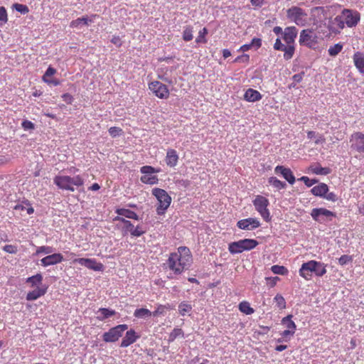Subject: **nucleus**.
Instances as JSON below:
<instances>
[{"instance_id":"nucleus-1","label":"nucleus","mask_w":364,"mask_h":364,"mask_svg":"<svg viewBox=\"0 0 364 364\" xmlns=\"http://www.w3.org/2000/svg\"><path fill=\"white\" fill-rule=\"evenodd\" d=\"M193 262V257L190 250L184 246L179 247L177 252L171 253L163 267L166 272H168L166 277L173 279L183 272L188 269Z\"/></svg>"},{"instance_id":"nucleus-2","label":"nucleus","mask_w":364,"mask_h":364,"mask_svg":"<svg viewBox=\"0 0 364 364\" xmlns=\"http://www.w3.org/2000/svg\"><path fill=\"white\" fill-rule=\"evenodd\" d=\"M43 275L38 273L26 279V282L30 284L31 287H35L32 291L27 293L26 299L27 301H34L44 296L48 287L43 284Z\"/></svg>"},{"instance_id":"nucleus-3","label":"nucleus","mask_w":364,"mask_h":364,"mask_svg":"<svg viewBox=\"0 0 364 364\" xmlns=\"http://www.w3.org/2000/svg\"><path fill=\"white\" fill-rule=\"evenodd\" d=\"M312 273L315 274L317 277H322L326 273V265L315 260H310L302 264L299 269L301 277L306 280H309L311 278Z\"/></svg>"},{"instance_id":"nucleus-4","label":"nucleus","mask_w":364,"mask_h":364,"mask_svg":"<svg viewBox=\"0 0 364 364\" xmlns=\"http://www.w3.org/2000/svg\"><path fill=\"white\" fill-rule=\"evenodd\" d=\"M54 183L62 190H66L73 192L74 186L80 187L84 184V179L80 175L74 177L65 175H58L53 178Z\"/></svg>"},{"instance_id":"nucleus-5","label":"nucleus","mask_w":364,"mask_h":364,"mask_svg":"<svg viewBox=\"0 0 364 364\" xmlns=\"http://www.w3.org/2000/svg\"><path fill=\"white\" fill-rule=\"evenodd\" d=\"M287 17L299 26H305L308 22L307 13L296 6H293L287 10Z\"/></svg>"},{"instance_id":"nucleus-6","label":"nucleus","mask_w":364,"mask_h":364,"mask_svg":"<svg viewBox=\"0 0 364 364\" xmlns=\"http://www.w3.org/2000/svg\"><path fill=\"white\" fill-rule=\"evenodd\" d=\"M258 245V242L254 239H243L237 242H230L228 245V250L232 254L242 253L244 251H250Z\"/></svg>"},{"instance_id":"nucleus-7","label":"nucleus","mask_w":364,"mask_h":364,"mask_svg":"<svg viewBox=\"0 0 364 364\" xmlns=\"http://www.w3.org/2000/svg\"><path fill=\"white\" fill-rule=\"evenodd\" d=\"M299 44L309 48H314L318 43V36L312 28L304 29L300 32Z\"/></svg>"},{"instance_id":"nucleus-8","label":"nucleus","mask_w":364,"mask_h":364,"mask_svg":"<svg viewBox=\"0 0 364 364\" xmlns=\"http://www.w3.org/2000/svg\"><path fill=\"white\" fill-rule=\"evenodd\" d=\"M114 220L120 222L123 224L122 226V231L124 235H126L129 232L133 237H139L144 233V230H142L141 227L139 225L134 227L129 220H126L123 217L116 216L114 218Z\"/></svg>"},{"instance_id":"nucleus-9","label":"nucleus","mask_w":364,"mask_h":364,"mask_svg":"<svg viewBox=\"0 0 364 364\" xmlns=\"http://www.w3.org/2000/svg\"><path fill=\"white\" fill-rule=\"evenodd\" d=\"M311 216L315 221L323 224L331 221L336 215L334 212L324 208H316L312 209Z\"/></svg>"},{"instance_id":"nucleus-10","label":"nucleus","mask_w":364,"mask_h":364,"mask_svg":"<svg viewBox=\"0 0 364 364\" xmlns=\"http://www.w3.org/2000/svg\"><path fill=\"white\" fill-rule=\"evenodd\" d=\"M252 203L262 218L266 221L269 220L270 213L267 209L269 204L268 199L262 196H257Z\"/></svg>"},{"instance_id":"nucleus-11","label":"nucleus","mask_w":364,"mask_h":364,"mask_svg":"<svg viewBox=\"0 0 364 364\" xmlns=\"http://www.w3.org/2000/svg\"><path fill=\"white\" fill-rule=\"evenodd\" d=\"M127 328V326L126 324H121L113 327L103 334V340L105 342L117 341Z\"/></svg>"},{"instance_id":"nucleus-12","label":"nucleus","mask_w":364,"mask_h":364,"mask_svg":"<svg viewBox=\"0 0 364 364\" xmlns=\"http://www.w3.org/2000/svg\"><path fill=\"white\" fill-rule=\"evenodd\" d=\"M341 16L345 21L346 25L349 28L355 26L360 19L359 12L350 9H343L341 12Z\"/></svg>"},{"instance_id":"nucleus-13","label":"nucleus","mask_w":364,"mask_h":364,"mask_svg":"<svg viewBox=\"0 0 364 364\" xmlns=\"http://www.w3.org/2000/svg\"><path fill=\"white\" fill-rule=\"evenodd\" d=\"M141 172L144 174L141 177V181L144 183L153 185L157 183V178L154 173L156 172L155 169L150 166H144L141 168Z\"/></svg>"},{"instance_id":"nucleus-14","label":"nucleus","mask_w":364,"mask_h":364,"mask_svg":"<svg viewBox=\"0 0 364 364\" xmlns=\"http://www.w3.org/2000/svg\"><path fill=\"white\" fill-rule=\"evenodd\" d=\"M73 262L77 263L82 266L95 271H102L104 269L103 264L100 262H97V261L94 259L78 258L74 259Z\"/></svg>"},{"instance_id":"nucleus-15","label":"nucleus","mask_w":364,"mask_h":364,"mask_svg":"<svg viewBox=\"0 0 364 364\" xmlns=\"http://www.w3.org/2000/svg\"><path fill=\"white\" fill-rule=\"evenodd\" d=\"M351 148L358 152H364V134L355 132L352 134L350 140Z\"/></svg>"},{"instance_id":"nucleus-16","label":"nucleus","mask_w":364,"mask_h":364,"mask_svg":"<svg viewBox=\"0 0 364 364\" xmlns=\"http://www.w3.org/2000/svg\"><path fill=\"white\" fill-rule=\"evenodd\" d=\"M237 226L241 230H252L260 226V223L257 218H248L237 222Z\"/></svg>"},{"instance_id":"nucleus-17","label":"nucleus","mask_w":364,"mask_h":364,"mask_svg":"<svg viewBox=\"0 0 364 364\" xmlns=\"http://www.w3.org/2000/svg\"><path fill=\"white\" fill-rule=\"evenodd\" d=\"M63 260V257L60 253H54L41 259V263L43 266L48 267L60 263Z\"/></svg>"},{"instance_id":"nucleus-18","label":"nucleus","mask_w":364,"mask_h":364,"mask_svg":"<svg viewBox=\"0 0 364 364\" xmlns=\"http://www.w3.org/2000/svg\"><path fill=\"white\" fill-rule=\"evenodd\" d=\"M297 33L298 29L295 26L287 27L283 33V39L287 44H294Z\"/></svg>"},{"instance_id":"nucleus-19","label":"nucleus","mask_w":364,"mask_h":364,"mask_svg":"<svg viewBox=\"0 0 364 364\" xmlns=\"http://www.w3.org/2000/svg\"><path fill=\"white\" fill-rule=\"evenodd\" d=\"M276 173H280L285 180L290 184H294L295 182V177L290 168H286L283 166H277L274 168Z\"/></svg>"},{"instance_id":"nucleus-20","label":"nucleus","mask_w":364,"mask_h":364,"mask_svg":"<svg viewBox=\"0 0 364 364\" xmlns=\"http://www.w3.org/2000/svg\"><path fill=\"white\" fill-rule=\"evenodd\" d=\"M353 60L359 73L364 75V53L358 51L355 53L353 56Z\"/></svg>"},{"instance_id":"nucleus-21","label":"nucleus","mask_w":364,"mask_h":364,"mask_svg":"<svg viewBox=\"0 0 364 364\" xmlns=\"http://www.w3.org/2000/svg\"><path fill=\"white\" fill-rule=\"evenodd\" d=\"M262 95L256 90L249 88L247 89L244 95V100L250 102H255L260 100Z\"/></svg>"},{"instance_id":"nucleus-22","label":"nucleus","mask_w":364,"mask_h":364,"mask_svg":"<svg viewBox=\"0 0 364 364\" xmlns=\"http://www.w3.org/2000/svg\"><path fill=\"white\" fill-rule=\"evenodd\" d=\"M309 171L316 175L326 176L331 172L328 167H321L319 164H313L309 167Z\"/></svg>"},{"instance_id":"nucleus-23","label":"nucleus","mask_w":364,"mask_h":364,"mask_svg":"<svg viewBox=\"0 0 364 364\" xmlns=\"http://www.w3.org/2000/svg\"><path fill=\"white\" fill-rule=\"evenodd\" d=\"M138 336H136V333L134 330H130L127 331L125 336L123 338L122 342H121V347L125 348L131 344L134 343Z\"/></svg>"},{"instance_id":"nucleus-24","label":"nucleus","mask_w":364,"mask_h":364,"mask_svg":"<svg viewBox=\"0 0 364 364\" xmlns=\"http://www.w3.org/2000/svg\"><path fill=\"white\" fill-rule=\"evenodd\" d=\"M178 160V156L176 151L174 149H168L165 158V162L167 166L170 167H174L177 164Z\"/></svg>"},{"instance_id":"nucleus-25","label":"nucleus","mask_w":364,"mask_h":364,"mask_svg":"<svg viewBox=\"0 0 364 364\" xmlns=\"http://www.w3.org/2000/svg\"><path fill=\"white\" fill-rule=\"evenodd\" d=\"M311 192L313 195L323 198L326 193L328 192V186L324 183H320L318 186L312 188Z\"/></svg>"},{"instance_id":"nucleus-26","label":"nucleus","mask_w":364,"mask_h":364,"mask_svg":"<svg viewBox=\"0 0 364 364\" xmlns=\"http://www.w3.org/2000/svg\"><path fill=\"white\" fill-rule=\"evenodd\" d=\"M96 16L97 15L94 14L91 16V18H89L87 16L77 18V19L73 20L70 22V27L79 28L81 24L87 26L89 22H92V18H95Z\"/></svg>"},{"instance_id":"nucleus-27","label":"nucleus","mask_w":364,"mask_h":364,"mask_svg":"<svg viewBox=\"0 0 364 364\" xmlns=\"http://www.w3.org/2000/svg\"><path fill=\"white\" fill-rule=\"evenodd\" d=\"M116 213L118 214L117 216H123V217H125L127 218H130V219H134V220H139V216L138 215L129 210V209H126V208H117L116 210Z\"/></svg>"},{"instance_id":"nucleus-28","label":"nucleus","mask_w":364,"mask_h":364,"mask_svg":"<svg viewBox=\"0 0 364 364\" xmlns=\"http://www.w3.org/2000/svg\"><path fill=\"white\" fill-rule=\"evenodd\" d=\"M171 203V197L163 189H161V210H166Z\"/></svg>"},{"instance_id":"nucleus-29","label":"nucleus","mask_w":364,"mask_h":364,"mask_svg":"<svg viewBox=\"0 0 364 364\" xmlns=\"http://www.w3.org/2000/svg\"><path fill=\"white\" fill-rule=\"evenodd\" d=\"M97 313H100V315L97 316L99 321H103L110 316L115 315L116 312L114 310L109 309L107 308H100Z\"/></svg>"},{"instance_id":"nucleus-30","label":"nucleus","mask_w":364,"mask_h":364,"mask_svg":"<svg viewBox=\"0 0 364 364\" xmlns=\"http://www.w3.org/2000/svg\"><path fill=\"white\" fill-rule=\"evenodd\" d=\"M268 183L277 190L284 189L287 187V183L285 182L282 181L274 176L269 178Z\"/></svg>"},{"instance_id":"nucleus-31","label":"nucleus","mask_w":364,"mask_h":364,"mask_svg":"<svg viewBox=\"0 0 364 364\" xmlns=\"http://www.w3.org/2000/svg\"><path fill=\"white\" fill-rule=\"evenodd\" d=\"M292 315H288L282 320V324L284 325L288 330L295 332L296 326L291 320Z\"/></svg>"},{"instance_id":"nucleus-32","label":"nucleus","mask_w":364,"mask_h":364,"mask_svg":"<svg viewBox=\"0 0 364 364\" xmlns=\"http://www.w3.org/2000/svg\"><path fill=\"white\" fill-rule=\"evenodd\" d=\"M332 23L333 25H336L337 27H338V29L336 30L334 28H331V30L333 31V32H339L340 30L343 29L344 27H345V25H346V23H345V21L344 19L342 18V16L341 14V15H338L336 17L334 18V19L332 21Z\"/></svg>"},{"instance_id":"nucleus-33","label":"nucleus","mask_w":364,"mask_h":364,"mask_svg":"<svg viewBox=\"0 0 364 364\" xmlns=\"http://www.w3.org/2000/svg\"><path fill=\"white\" fill-rule=\"evenodd\" d=\"M294 50L295 48L294 44H287V46H284V49L282 50V51L284 52V58L285 60L291 59L294 55Z\"/></svg>"},{"instance_id":"nucleus-34","label":"nucleus","mask_w":364,"mask_h":364,"mask_svg":"<svg viewBox=\"0 0 364 364\" xmlns=\"http://www.w3.org/2000/svg\"><path fill=\"white\" fill-rule=\"evenodd\" d=\"M134 315L136 318H146L151 316V311L147 309H137L135 310Z\"/></svg>"},{"instance_id":"nucleus-35","label":"nucleus","mask_w":364,"mask_h":364,"mask_svg":"<svg viewBox=\"0 0 364 364\" xmlns=\"http://www.w3.org/2000/svg\"><path fill=\"white\" fill-rule=\"evenodd\" d=\"M192 310V306L187 302H182L178 306V311L181 316H185Z\"/></svg>"},{"instance_id":"nucleus-36","label":"nucleus","mask_w":364,"mask_h":364,"mask_svg":"<svg viewBox=\"0 0 364 364\" xmlns=\"http://www.w3.org/2000/svg\"><path fill=\"white\" fill-rule=\"evenodd\" d=\"M240 310L247 314L250 315L254 313V309L250 307V304L247 301H242L239 305Z\"/></svg>"},{"instance_id":"nucleus-37","label":"nucleus","mask_w":364,"mask_h":364,"mask_svg":"<svg viewBox=\"0 0 364 364\" xmlns=\"http://www.w3.org/2000/svg\"><path fill=\"white\" fill-rule=\"evenodd\" d=\"M342 48L343 45L341 43H338L332 46H330L328 52L331 56H336L342 50Z\"/></svg>"},{"instance_id":"nucleus-38","label":"nucleus","mask_w":364,"mask_h":364,"mask_svg":"<svg viewBox=\"0 0 364 364\" xmlns=\"http://www.w3.org/2000/svg\"><path fill=\"white\" fill-rule=\"evenodd\" d=\"M55 73H56V70L54 68L49 66L42 77L43 81L45 82H50V79L49 77L53 76Z\"/></svg>"},{"instance_id":"nucleus-39","label":"nucleus","mask_w":364,"mask_h":364,"mask_svg":"<svg viewBox=\"0 0 364 364\" xmlns=\"http://www.w3.org/2000/svg\"><path fill=\"white\" fill-rule=\"evenodd\" d=\"M193 28L191 26L185 27L183 31V39L185 41H190L193 39Z\"/></svg>"},{"instance_id":"nucleus-40","label":"nucleus","mask_w":364,"mask_h":364,"mask_svg":"<svg viewBox=\"0 0 364 364\" xmlns=\"http://www.w3.org/2000/svg\"><path fill=\"white\" fill-rule=\"evenodd\" d=\"M274 301H275L277 307L279 309H284L286 308V301H285L284 298L281 294H277L274 296Z\"/></svg>"},{"instance_id":"nucleus-41","label":"nucleus","mask_w":364,"mask_h":364,"mask_svg":"<svg viewBox=\"0 0 364 364\" xmlns=\"http://www.w3.org/2000/svg\"><path fill=\"white\" fill-rule=\"evenodd\" d=\"M208 34V30L206 28H203L198 33V36L196 39V42L197 43H205L207 40L205 38V36Z\"/></svg>"},{"instance_id":"nucleus-42","label":"nucleus","mask_w":364,"mask_h":364,"mask_svg":"<svg viewBox=\"0 0 364 364\" xmlns=\"http://www.w3.org/2000/svg\"><path fill=\"white\" fill-rule=\"evenodd\" d=\"M13 9L23 14H26L29 11L28 7L26 5L18 3L13 4Z\"/></svg>"},{"instance_id":"nucleus-43","label":"nucleus","mask_w":364,"mask_h":364,"mask_svg":"<svg viewBox=\"0 0 364 364\" xmlns=\"http://www.w3.org/2000/svg\"><path fill=\"white\" fill-rule=\"evenodd\" d=\"M272 272L275 274L284 275L287 272V269L284 266L273 265L271 267Z\"/></svg>"},{"instance_id":"nucleus-44","label":"nucleus","mask_w":364,"mask_h":364,"mask_svg":"<svg viewBox=\"0 0 364 364\" xmlns=\"http://www.w3.org/2000/svg\"><path fill=\"white\" fill-rule=\"evenodd\" d=\"M109 135L114 138L117 136H120L123 134V130L117 127H112L108 130Z\"/></svg>"},{"instance_id":"nucleus-45","label":"nucleus","mask_w":364,"mask_h":364,"mask_svg":"<svg viewBox=\"0 0 364 364\" xmlns=\"http://www.w3.org/2000/svg\"><path fill=\"white\" fill-rule=\"evenodd\" d=\"M2 250L9 254H16L18 251V247L14 245H6L2 247Z\"/></svg>"},{"instance_id":"nucleus-46","label":"nucleus","mask_w":364,"mask_h":364,"mask_svg":"<svg viewBox=\"0 0 364 364\" xmlns=\"http://www.w3.org/2000/svg\"><path fill=\"white\" fill-rule=\"evenodd\" d=\"M149 88L157 97H159V84L158 81H154L149 84Z\"/></svg>"},{"instance_id":"nucleus-47","label":"nucleus","mask_w":364,"mask_h":364,"mask_svg":"<svg viewBox=\"0 0 364 364\" xmlns=\"http://www.w3.org/2000/svg\"><path fill=\"white\" fill-rule=\"evenodd\" d=\"M179 336H183V331L181 328H174L170 333L168 341H173Z\"/></svg>"},{"instance_id":"nucleus-48","label":"nucleus","mask_w":364,"mask_h":364,"mask_svg":"<svg viewBox=\"0 0 364 364\" xmlns=\"http://www.w3.org/2000/svg\"><path fill=\"white\" fill-rule=\"evenodd\" d=\"M53 252V247L50 246H41L37 247L36 255L41 253L50 254Z\"/></svg>"},{"instance_id":"nucleus-49","label":"nucleus","mask_w":364,"mask_h":364,"mask_svg":"<svg viewBox=\"0 0 364 364\" xmlns=\"http://www.w3.org/2000/svg\"><path fill=\"white\" fill-rule=\"evenodd\" d=\"M353 260L352 256L343 255L338 259V263L340 265L343 266L349 262H351Z\"/></svg>"},{"instance_id":"nucleus-50","label":"nucleus","mask_w":364,"mask_h":364,"mask_svg":"<svg viewBox=\"0 0 364 364\" xmlns=\"http://www.w3.org/2000/svg\"><path fill=\"white\" fill-rule=\"evenodd\" d=\"M299 180L303 181L307 187H311L313 185L318 183V180L310 179L307 176H302Z\"/></svg>"},{"instance_id":"nucleus-51","label":"nucleus","mask_w":364,"mask_h":364,"mask_svg":"<svg viewBox=\"0 0 364 364\" xmlns=\"http://www.w3.org/2000/svg\"><path fill=\"white\" fill-rule=\"evenodd\" d=\"M0 21L4 23H6L8 21L7 11L4 6H0Z\"/></svg>"},{"instance_id":"nucleus-52","label":"nucleus","mask_w":364,"mask_h":364,"mask_svg":"<svg viewBox=\"0 0 364 364\" xmlns=\"http://www.w3.org/2000/svg\"><path fill=\"white\" fill-rule=\"evenodd\" d=\"M250 56L247 54H243L237 56L235 60L234 63H247L249 61Z\"/></svg>"},{"instance_id":"nucleus-53","label":"nucleus","mask_w":364,"mask_h":364,"mask_svg":"<svg viewBox=\"0 0 364 364\" xmlns=\"http://www.w3.org/2000/svg\"><path fill=\"white\" fill-rule=\"evenodd\" d=\"M323 198L328 201L336 202L338 200V196L333 192H328Z\"/></svg>"},{"instance_id":"nucleus-54","label":"nucleus","mask_w":364,"mask_h":364,"mask_svg":"<svg viewBox=\"0 0 364 364\" xmlns=\"http://www.w3.org/2000/svg\"><path fill=\"white\" fill-rule=\"evenodd\" d=\"M21 126L22 127L25 129V130H27V129H33L35 126H34V124L31 122V121H28V120H24L21 123Z\"/></svg>"},{"instance_id":"nucleus-55","label":"nucleus","mask_w":364,"mask_h":364,"mask_svg":"<svg viewBox=\"0 0 364 364\" xmlns=\"http://www.w3.org/2000/svg\"><path fill=\"white\" fill-rule=\"evenodd\" d=\"M160 89H161V92H160L161 99L168 97L169 92H168V90L166 87V86L161 84Z\"/></svg>"},{"instance_id":"nucleus-56","label":"nucleus","mask_w":364,"mask_h":364,"mask_svg":"<svg viewBox=\"0 0 364 364\" xmlns=\"http://www.w3.org/2000/svg\"><path fill=\"white\" fill-rule=\"evenodd\" d=\"M250 43L252 47L255 48V49H258L262 46V40L260 38H254Z\"/></svg>"},{"instance_id":"nucleus-57","label":"nucleus","mask_w":364,"mask_h":364,"mask_svg":"<svg viewBox=\"0 0 364 364\" xmlns=\"http://www.w3.org/2000/svg\"><path fill=\"white\" fill-rule=\"evenodd\" d=\"M284 46H285V45L281 42L279 38L276 39V41L274 44V48L275 50L282 51V50L284 49Z\"/></svg>"},{"instance_id":"nucleus-58","label":"nucleus","mask_w":364,"mask_h":364,"mask_svg":"<svg viewBox=\"0 0 364 364\" xmlns=\"http://www.w3.org/2000/svg\"><path fill=\"white\" fill-rule=\"evenodd\" d=\"M62 98L64 102H65L67 104L70 105L72 104L73 101V96L69 93H65L62 95Z\"/></svg>"},{"instance_id":"nucleus-59","label":"nucleus","mask_w":364,"mask_h":364,"mask_svg":"<svg viewBox=\"0 0 364 364\" xmlns=\"http://www.w3.org/2000/svg\"><path fill=\"white\" fill-rule=\"evenodd\" d=\"M294 333H295V332L287 329V330L282 331L280 334L283 338H287L288 337L293 336Z\"/></svg>"},{"instance_id":"nucleus-60","label":"nucleus","mask_w":364,"mask_h":364,"mask_svg":"<svg viewBox=\"0 0 364 364\" xmlns=\"http://www.w3.org/2000/svg\"><path fill=\"white\" fill-rule=\"evenodd\" d=\"M304 74V73H301L294 75L292 77L294 82L296 83L300 82L303 79Z\"/></svg>"},{"instance_id":"nucleus-61","label":"nucleus","mask_w":364,"mask_h":364,"mask_svg":"<svg viewBox=\"0 0 364 364\" xmlns=\"http://www.w3.org/2000/svg\"><path fill=\"white\" fill-rule=\"evenodd\" d=\"M111 42L118 47H120L122 46V41L119 36H113L112 38L111 39Z\"/></svg>"},{"instance_id":"nucleus-62","label":"nucleus","mask_w":364,"mask_h":364,"mask_svg":"<svg viewBox=\"0 0 364 364\" xmlns=\"http://www.w3.org/2000/svg\"><path fill=\"white\" fill-rule=\"evenodd\" d=\"M264 0H250L252 6L256 7H261L264 4Z\"/></svg>"},{"instance_id":"nucleus-63","label":"nucleus","mask_w":364,"mask_h":364,"mask_svg":"<svg viewBox=\"0 0 364 364\" xmlns=\"http://www.w3.org/2000/svg\"><path fill=\"white\" fill-rule=\"evenodd\" d=\"M315 144H321L325 142V138L322 135H316L315 137Z\"/></svg>"},{"instance_id":"nucleus-64","label":"nucleus","mask_w":364,"mask_h":364,"mask_svg":"<svg viewBox=\"0 0 364 364\" xmlns=\"http://www.w3.org/2000/svg\"><path fill=\"white\" fill-rule=\"evenodd\" d=\"M273 32L276 34V35H282L283 36V30L282 28L280 27V26H275L274 28H273Z\"/></svg>"}]
</instances>
